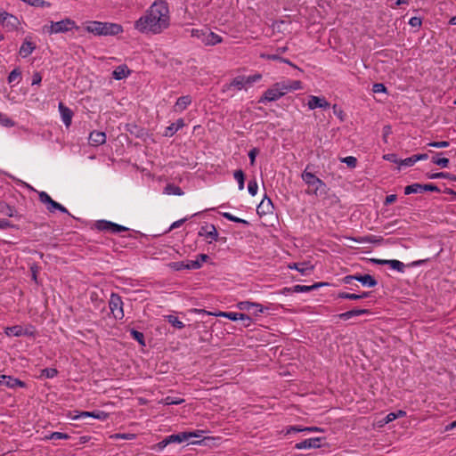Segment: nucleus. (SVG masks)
<instances>
[{
	"instance_id": "338daca9",
	"label": "nucleus",
	"mask_w": 456,
	"mask_h": 456,
	"mask_svg": "<svg viewBox=\"0 0 456 456\" xmlns=\"http://www.w3.org/2000/svg\"><path fill=\"white\" fill-rule=\"evenodd\" d=\"M67 416L73 420L82 419L81 411H69Z\"/></svg>"
},
{
	"instance_id": "7c9ffc66",
	"label": "nucleus",
	"mask_w": 456,
	"mask_h": 456,
	"mask_svg": "<svg viewBox=\"0 0 456 456\" xmlns=\"http://www.w3.org/2000/svg\"><path fill=\"white\" fill-rule=\"evenodd\" d=\"M0 213L12 217L16 216V209L14 207H12L6 203H1L0 204Z\"/></svg>"
},
{
	"instance_id": "052dcab7",
	"label": "nucleus",
	"mask_w": 456,
	"mask_h": 456,
	"mask_svg": "<svg viewBox=\"0 0 456 456\" xmlns=\"http://www.w3.org/2000/svg\"><path fill=\"white\" fill-rule=\"evenodd\" d=\"M114 438L116 439H125V440H132L135 437V436L134 434H115L113 436Z\"/></svg>"
},
{
	"instance_id": "a19ab883",
	"label": "nucleus",
	"mask_w": 456,
	"mask_h": 456,
	"mask_svg": "<svg viewBox=\"0 0 456 456\" xmlns=\"http://www.w3.org/2000/svg\"><path fill=\"white\" fill-rule=\"evenodd\" d=\"M167 322L172 324L174 327L181 330L184 327V324L183 322H181L176 316L175 315H168Z\"/></svg>"
},
{
	"instance_id": "f257e3e1",
	"label": "nucleus",
	"mask_w": 456,
	"mask_h": 456,
	"mask_svg": "<svg viewBox=\"0 0 456 456\" xmlns=\"http://www.w3.org/2000/svg\"><path fill=\"white\" fill-rule=\"evenodd\" d=\"M170 25L169 4L166 0H155L134 21V28L143 35H159Z\"/></svg>"
},
{
	"instance_id": "aec40b11",
	"label": "nucleus",
	"mask_w": 456,
	"mask_h": 456,
	"mask_svg": "<svg viewBox=\"0 0 456 456\" xmlns=\"http://www.w3.org/2000/svg\"><path fill=\"white\" fill-rule=\"evenodd\" d=\"M4 333L8 337H21L31 334V332H29L28 330H24L20 325H14L12 327L5 328Z\"/></svg>"
},
{
	"instance_id": "39448f33",
	"label": "nucleus",
	"mask_w": 456,
	"mask_h": 456,
	"mask_svg": "<svg viewBox=\"0 0 456 456\" xmlns=\"http://www.w3.org/2000/svg\"><path fill=\"white\" fill-rule=\"evenodd\" d=\"M124 304L121 297L117 293H111L109 300V307L116 320H122L124 314Z\"/></svg>"
},
{
	"instance_id": "6ab92c4d",
	"label": "nucleus",
	"mask_w": 456,
	"mask_h": 456,
	"mask_svg": "<svg viewBox=\"0 0 456 456\" xmlns=\"http://www.w3.org/2000/svg\"><path fill=\"white\" fill-rule=\"evenodd\" d=\"M185 126V123L183 118H178L175 122L170 124L166 127L163 135L166 137L173 136L178 130L183 128Z\"/></svg>"
},
{
	"instance_id": "2f4dec72",
	"label": "nucleus",
	"mask_w": 456,
	"mask_h": 456,
	"mask_svg": "<svg viewBox=\"0 0 456 456\" xmlns=\"http://www.w3.org/2000/svg\"><path fill=\"white\" fill-rule=\"evenodd\" d=\"M423 192L422 184L419 183H413L411 185H408L404 188V194L410 195L412 193H421Z\"/></svg>"
},
{
	"instance_id": "a18cd8bd",
	"label": "nucleus",
	"mask_w": 456,
	"mask_h": 456,
	"mask_svg": "<svg viewBox=\"0 0 456 456\" xmlns=\"http://www.w3.org/2000/svg\"><path fill=\"white\" fill-rule=\"evenodd\" d=\"M432 162L441 167H447L449 165V159L433 157Z\"/></svg>"
},
{
	"instance_id": "3c124183",
	"label": "nucleus",
	"mask_w": 456,
	"mask_h": 456,
	"mask_svg": "<svg viewBox=\"0 0 456 456\" xmlns=\"http://www.w3.org/2000/svg\"><path fill=\"white\" fill-rule=\"evenodd\" d=\"M185 267L186 269H200L201 267V263L199 259L189 260L186 262Z\"/></svg>"
},
{
	"instance_id": "b1692460",
	"label": "nucleus",
	"mask_w": 456,
	"mask_h": 456,
	"mask_svg": "<svg viewBox=\"0 0 456 456\" xmlns=\"http://www.w3.org/2000/svg\"><path fill=\"white\" fill-rule=\"evenodd\" d=\"M273 209V205L272 203V200L267 197H265L260 202V204L257 206V213L259 215H266L268 213H272Z\"/></svg>"
},
{
	"instance_id": "1a4fd4ad",
	"label": "nucleus",
	"mask_w": 456,
	"mask_h": 456,
	"mask_svg": "<svg viewBox=\"0 0 456 456\" xmlns=\"http://www.w3.org/2000/svg\"><path fill=\"white\" fill-rule=\"evenodd\" d=\"M96 227L101 231H108L112 233H119L121 232H126L128 230V228L123 225L105 220L98 221L96 224Z\"/></svg>"
},
{
	"instance_id": "49530a36",
	"label": "nucleus",
	"mask_w": 456,
	"mask_h": 456,
	"mask_svg": "<svg viewBox=\"0 0 456 456\" xmlns=\"http://www.w3.org/2000/svg\"><path fill=\"white\" fill-rule=\"evenodd\" d=\"M341 162L346 164L351 168H354L357 164V159L355 157L347 156V157L342 158Z\"/></svg>"
},
{
	"instance_id": "bf43d9fd",
	"label": "nucleus",
	"mask_w": 456,
	"mask_h": 456,
	"mask_svg": "<svg viewBox=\"0 0 456 456\" xmlns=\"http://www.w3.org/2000/svg\"><path fill=\"white\" fill-rule=\"evenodd\" d=\"M383 159L385 160H387V161H390V162H393V163H395V164H398V165L400 163V159H398L396 155L393 154V153H389V154L384 155Z\"/></svg>"
},
{
	"instance_id": "20e7f679",
	"label": "nucleus",
	"mask_w": 456,
	"mask_h": 456,
	"mask_svg": "<svg viewBox=\"0 0 456 456\" xmlns=\"http://www.w3.org/2000/svg\"><path fill=\"white\" fill-rule=\"evenodd\" d=\"M285 94H287L286 87L284 84L281 81H280L273 84L270 88H268L261 96L258 102L260 103H265L267 102H275L281 99Z\"/></svg>"
},
{
	"instance_id": "f704fd0d",
	"label": "nucleus",
	"mask_w": 456,
	"mask_h": 456,
	"mask_svg": "<svg viewBox=\"0 0 456 456\" xmlns=\"http://www.w3.org/2000/svg\"><path fill=\"white\" fill-rule=\"evenodd\" d=\"M388 266L399 273H403L405 268V265L403 262L395 259L388 260Z\"/></svg>"
},
{
	"instance_id": "c9c22d12",
	"label": "nucleus",
	"mask_w": 456,
	"mask_h": 456,
	"mask_svg": "<svg viewBox=\"0 0 456 456\" xmlns=\"http://www.w3.org/2000/svg\"><path fill=\"white\" fill-rule=\"evenodd\" d=\"M233 177L234 179L237 181L238 183V187H239V190L240 191H242L244 189V182H245V177H244V173L242 170L239 169V170H236L233 174Z\"/></svg>"
},
{
	"instance_id": "393cba45",
	"label": "nucleus",
	"mask_w": 456,
	"mask_h": 456,
	"mask_svg": "<svg viewBox=\"0 0 456 456\" xmlns=\"http://www.w3.org/2000/svg\"><path fill=\"white\" fill-rule=\"evenodd\" d=\"M102 21L90 20L85 23V29L94 36H102Z\"/></svg>"
},
{
	"instance_id": "ea45409f",
	"label": "nucleus",
	"mask_w": 456,
	"mask_h": 456,
	"mask_svg": "<svg viewBox=\"0 0 456 456\" xmlns=\"http://www.w3.org/2000/svg\"><path fill=\"white\" fill-rule=\"evenodd\" d=\"M165 192L167 194H174V195H179V196L183 194V191H182V189L180 187L175 186V185H171V184H168L166 186Z\"/></svg>"
},
{
	"instance_id": "864d4df0",
	"label": "nucleus",
	"mask_w": 456,
	"mask_h": 456,
	"mask_svg": "<svg viewBox=\"0 0 456 456\" xmlns=\"http://www.w3.org/2000/svg\"><path fill=\"white\" fill-rule=\"evenodd\" d=\"M450 145V142L447 141L441 142H431L428 143V146L435 147V148H446Z\"/></svg>"
},
{
	"instance_id": "8fccbe9b",
	"label": "nucleus",
	"mask_w": 456,
	"mask_h": 456,
	"mask_svg": "<svg viewBox=\"0 0 456 456\" xmlns=\"http://www.w3.org/2000/svg\"><path fill=\"white\" fill-rule=\"evenodd\" d=\"M257 189H258V185L255 180L248 182V191L252 196H255L257 193Z\"/></svg>"
},
{
	"instance_id": "680f3d73",
	"label": "nucleus",
	"mask_w": 456,
	"mask_h": 456,
	"mask_svg": "<svg viewBox=\"0 0 456 456\" xmlns=\"http://www.w3.org/2000/svg\"><path fill=\"white\" fill-rule=\"evenodd\" d=\"M292 432H304V428L300 426H289L286 428V435H289Z\"/></svg>"
},
{
	"instance_id": "69168bd1",
	"label": "nucleus",
	"mask_w": 456,
	"mask_h": 456,
	"mask_svg": "<svg viewBox=\"0 0 456 456\" xmlns=\"http://www.w3.org/2000/svg\"><path fill=\"white\" fill-rule=\"evenodd\" d=\"M41 81H42L41 74L39 72H34V74L32 76L31 85L32 86L40 85Z\"/></svg>"
},
{
	"instance_id": "37998d69",
	"label": "nucleus",
	"mask_w": 456,
	"mask_h": 456,
	"mask_svg": "<svg viewBox=\"0 0 456 456\" xmlns=\"http://www.w3.org/2000/svg\"><path fill=\"white\" fill-rule=\"evenodd\" d=\"M130 334H131V337L136 340L140 345L142 346H144L145 343H144V336L142 332L138 331V330H130Z\"/></svg>"
},
{
	"instance_id": "a211bd4d",
	"label": "nucleus",
	"mask_w": 456,
	"mask_h": 456,
	"mask_svg": "<svg viewBox=\"0 0 456 456\" xmlns=\"http://www.w3.org/2000/svg\"><path fill=\"white\" fill-rule=\"evenodd\" d=\"M200 236L209 238L212 240H216L218 238V232L214 224H208L202 226L199 232Z\"/></svg>"
},
{
	"instance_id": "58836bf2",
	"label": "nucleus",
	"mask_w": 456,
	"mask_h": 456,
	"mask_svg": "<svg viewBox=\"0 0 456 456\" xmlns=\"http://www.w3.org/2000/svg\"><path fill=\"white\" fill-rule=\"evenodd\" d=\"M0 125L4 127H12L15 126V122L12 120L7 115L0 112Z\"/></svg>"
},
{
	"instance_id": "cd10ccee",
	"label": "nucleus",
	"mask_w": 456,
	"mask_h": 456,
	"mask_svg": "<svg viewBox=\"0 0 456 456\" xmlns=\"http://www.w3.org/2000/svg\"><path fill=\"white\" fill-rule=\"evenodd\" d=\"M281 82L284 84L286 87L287 94L292 91L302 89V83L299 80L286 79L282 80Z\"/></svg>"
},
{
	"instance_id": "603ef678",
	"label": "nucleus",
	"mask_w": 456,
	"mask_h": 456,
	"mask_svg": "<svg viewBox=\"0 0 456 456\" xmlns=\"http://www.w3.org/2000/svg\"><path fill=\"white\" fill-rule=\"evenodd\" d=\"M416 163L414 156L410 158H406L404 159H400L399 166L400 167H411Z\"/></svg>"
},
{
	"instance_id": "f03ea898",
	"label": "nucleus",
	"mask_w": 456,
	"mask_h": 456,
	"mask_svg": "<svg viewBox=\"0 0 456 456\" xmlns=\"http://www.w3.org/2000/svg\"><path fill=\"white\" fill-rule=\"evenodd\" d=\"M262 79V75L260 73H256L250 76H237L235 77L230 83L223 86L222 91L224 93L229 92L231 90L240 91V90H248L255 83L259 82Z\"/></svg>"
},
{
	"instance_id": "72a5a7b5",
	"label": "nucleus",
	"mask_w": 456,
	"mask_h": 456,
	"mask_svg": "<svg viewBox=\"0 0 456 456\" xmlns=\"http://www.w3.org/2000/svg\"><path fill=\"white\" fill-rule=\"evenodd\" d=\"M319 284H314L312 286H306V285H295L292 287V290H294L295 293H304V292H309L316 288H318Z\"/></svg>"
},
{
	"instance_id": "5fc2aeb1",
	"label": "nucleus",
	"mask_w": 456,
	"mask_h": 456,
	"mask_svg": "<svg viewBox=\"0 0 456 456\" xmlns=\"http://www.w3.org/2000/svg\"><path fill=\"white\" fill-rule=\"evenodd\" d=\"M168 444H170V442L168 441V437L167 436L166 438H164L162 441H160L159 443H158L156 445H155V449L159 452H161L163 451Z\"/></svg>"
},
{
	"instance_id": "f8f14e48",
	"label": "nucleus",
	"mask_w": 456,
	"mask_h": 456,
	"mask_svg": "<svg viewBox=\"0 0 456 456\" xmlns=\"http://www.w3.org/2000/svg\"><path fill=\"white\" fill-rule=\"evenodd\" d=\"M20 24L19 19L9 12L5 14L2 22L3 27L9 32L18 30Z\"/></svg>"
},
{
	"instance_id": "09e8293b",
	"label": "nucleus",
	"mask_w": 456,
	"mask_h": 456,
	"mask_svg": "<svg viewBox=\"0 0 456 456\" xmlns=\"http://www.w3.org/2000/svg\"><path fill=\"white\" fill-rule=\"evenodd\" d=\"M206 31H207V29L192 28L191 30V36L192 37H196V38L200 39L201 42H203V37H205Z\"/></svg>"
},
{
	"instance_id": "5701e85b",
	"label": "nucleus",
	"mask_w": 456,
	"mask_h": 456,
	"mask_svg": "<svg viewBox=\"0 0 456 456\" xmlns=\"http://www.w3.org/2000/svg\"><path fill=\"white\" fill-rule=\"evenodd\" d=\"M35 49L36 45L28 38H25L20 48L19 53L22 58H27L33 53Z\"/></svg>"
},
{
	"instance_id": "9d476101",
	"label": "nucleus",
	"mask_w": 456,
	"mask_h": 456,
	"mask_svg": "<svg viewBox=\"0 0 456 456\" xmlns=\"http://www.w3.org/2000/svg\"><path fill=\"white\" fill-rule=\"evenodd\" d=\"M323 438L312 437L305 439L295 444V448L297 450H307V449H318L322 447V442Z\"/></svg>"
},
{
	"instance_id": "4d7b16f0",
	"label": "nucleus",
	"mask_w": 456,
	"mask_h": 456,
	"mask_svg": "<svg viewBox=\"0 0 456 456\" xmlns=\"http://www.w3.org/2000/svg\"><path fill=\"white\" fill-rule=\"evenodd\" d=\"M93 418L100 420H105L108 418V414L102 411H93Z\"/></svg>"
},
{
	"instance_id": "473e14b6",
	"label": "nucleus",
	"mask_w": 456,
	"mask_h": 456,
	"mask_svg": "<svg viewBox=\"0 0 456 456\" xmlns=\"http://www.w3.org/2000/svg\"><path fill=\"white\" fill-rule=\"evenodd\" d=\"M428 178L429 179L445 178V179H450L452 181L456 182V175H452L450 173H445V172L432 173V174L428 175Z\"/></svg>"
},
{
	"instance_id": "7ed1b4c3",
	"label": "nucleus",
	"mask_w": 456,
	"mask_h": 456,
	"mask_svg": "<svg viewBox=\"0 0 456 456\" xmlns=\"http://www.w3.org/2000/svg\"><path fill=\"white\" fill-rule=\"evenodd\" d=\"M72 28H77L76 22L69 18H65L60 21H50L49 24L44 25L42 27V33L51 36L53 34L66 33Z\"/></svg>"
},
{
	"instance_id": "e433bc0d",
	"label": "nucleus",
	"mask_w": 456,
	"mask_h": 456,
	"mask_svg": "<svg viewBox=\"0 0 456 456\" xmlns=\"http://www.w3.org/2000/svg\"><path fill=\"white\" fill-rule=\"evenodd\" d=\"M69 436L66 433H61V432H52L50 433L49 435L45 436L44 437V440H53V439H64V440H68L69 439Z\"/></svg>"
},
{
	"instance_id": "4468645a",
	"label": "nucleus",
	"mask_w": 456,
	"mask_h": 456,
	"mask_svg": "<svg viewBox=\"0 0 456 456\" xmlns=\"http://www.w3.org/2000/svg\"><path fill=\"white\" fill-rule=\"evenodd\" d=\"M215 315L219 317H224L231 321H247L248 323L251 322V318L248 315L237 312H219L217 314H215Z\"/></svg>"
},
{
	"instance_id": "0e129e2a",
	"label": "nucleus",
	"mask_w": 456,
	"mask_h": 456,
	"mask_svg": "<svg viewBox=\"0 0 456 456\" xmlns=\"http://www.w3.org/2000/svg\"><path fill=\"white\" fill-rule=\"evenodd\" d=\"M185 265H186V263H184V262H174V263L170 264V266L174 270H176V271L186 269Z\"/></svg>"
},
{
	"instance_id": "2eb2a0df",
	"label": "nucleus",
	"mask_w": 456,
	"mask_h": 456,
	"mask_svg": "<svg viewBox=\"0 0 456 456\" xmlns=\"http://www.w3.org/2000/svg\"><path fill=\"white\" fill-rule=\"evenodd\" d=\"M192 102V99L190 95H183L179 97L175 105L173 106V111L181 113L185 110Z\"/></svg>"
},
{
	"instance_id": "0eeeda50",
	"label": "nucleus",
	"mask_w": 456,
	"mask_h": 456,
	"mask_svg": "<svg viewBox=\"0 0 456 456\" xmlns=\"http://www.w3.org/2000/svg\"><path fill=\"white\" fill-rule=\"evenodd\" d=\"M39 200L45 205L46 209L49 212H54L56 210H59L65 214H69L68 209L62 206L61 204L54 201L50 195L45 191H40L38 193Z\"/></svg>"
},
{
	"instance_id": "e2e57ef3",
	"label": "nucleus",
	"mask_w": 456,
	"mask_h": 456,
	"mask_svg": "<svg viewBox=\"0 0 456 456\" xmlns=\"http://www.w3.org/2000/svg\"><path fill=\"white\" fill-rule=\"evenodd\" d=\"M252 305H253V303H252V302L243 301V302H240V303L238 304V307H239L240 310H248V311H250V310H251V307H252Z\"/></svg>"
},
{
	"instance_id": "c85d7f7f",
	"label": "nucleus",
	"mask_w": 456,
	"mask_h": 456,
	"mask_svg": "<svg viewBox=\"0 0 456 456\" xmlns=\"http://www.w3.org/2000/svg\"><path fill=\"white\" fill-rule=\"evenodd\" d=\"M289 269H295L303 274H306L313 270V266L306 263H294L289 265Z\"/></svg>"
},
{
	"instance_id": "ddd939ff",
	"label": "nucleus",
	"mask_w": 456,
	"mask_h": 456,
	"mask_svg": "<svg viewBox=\"0 0 456 456\" xmlns=\"http://www.w3.org/2000/svg\"><path fill=\"white\" fill-rule=\"evenodd\" d=\"M307 106L310 110H314L317 108L328 109L330 107V103L323 97L310 95L308 97Z\"/></svg>"
},
{
	"instance_id": "4c0bfd02",
	"label": "nucleus",
	"mask_w": 456,
	"mask_h": 456,
	"mask_svg": "<svg viewBox=\"0 0 456 456\" xmlns=\"http://www.w3.org/2000/svg\"><path fill=\"white\" fill-rule=\"evenodd\" d=\"M26 4L40 8H49L51 6V3L45 0H27Z\"/></svg>"
},
{
	"instance_id": "6e6552de",
	"label": "nucleus",
	"mask_w": 456,
	"mask_h": 456,
	"mask_svg": "<svg viewBox=\"0 0 456 456\" xmlns=\"http://www.w3.org/2000/svg\"><path fill=\"white\" fill-rule=\"evenodd\" d=\"M202 433L203 431L201 430H196L192 432H182L178 434L170 435L167 437L170 444H181L183 442L189 441L191 438L193 437L200 438L202 436Z\"/></svg>"
},
{
	"instance_id": "c756f323",
	"label": "nucleus",
	"mask_w": 456,
	"mask_h": 456,
	"mask_svg": "<svg viewBox=\"0 0 456 456\" xmlns=\"http://www.w3.org/2000/svg\"><path fill=\"white\" fill-rule=\"evenodd\" d=\"M369 294H370L369 292H362V294L340 292L338 294V297L343 298V299H349V300H358V299L368 297Z\"/></svg>"
},
{
	"instance_id": "c03bdc74",
	"label": "nucleus",
	"mask_w": 456,
	"mask_h": 456,
	"mask_svg": "<svg viewBox=\"0 0 456 456\" xmlns=\"http://www.w3.org/2000/svg\"><path fill=\"white\" fill-rule=\"evenodd\" d=\"M223 216L224 218H226L227 220L234 222V223L244 224H248L246 220L237 217L229 212L223 213Z\"/></svg>"
},
{
	"instance_id": "423d86ee",
	"label": "nucleus",
	"mask_w": 456,
	"mask_h": 456,
	"mask_svg": "<svg viewBox=\"0 0 456 456\" xmlns=\"http://www.w3.org/2000/svg\"><path fill=\"white\" fill-rule=\"evenodd\" d=\"M301 177L308 186L313 187L315 195H317L319 191H324L326 188L324 182L314 174L308 172L307 169L302 173Z\"/></svg>"
},
{
	"instance_id": "412c9836",
	"label": "nucleus",
	"mask_w": 456,
	"mask_h": 456,
	"mask_svg": "<svg viewBox=\"0 0 456 456\" xmlns=\"http://www.w3.org/2000/svg\"><path fill=\"white\" fill-rule=\"evenodd\" d=\"M89 143L93 146H99L106 142V134L101 131H93L89 134Z\"/></svg>"
},
{
	"instance_id": "a878e982",
	"label": "nucleus",
	"mask_w": 456,
	"mask_h": 456,
	"mask_svg": "<svg viewBox=\"0 0 456 456\" xmlns=\"http://www.w3.org/2000/svg\"><path fill=\"white\" fill-rule=\"evenodd\" d=\"M354 280L358 281L359 282H361L362 284V286L367 287V288H373L377 285V281L370 274H364V275L356 274V276L354 277Z\"/></svg>"
},
{
	"instance_id": "774afa93",
	"label": "nucleus",
	"mask_w": 456,
	"mask_h": 456,
	"mask_svg": "<svg viewBox=\"0 0 456 456\" xmlns=\"http://www.w3.org/2000/svg\"><path fill=\"white\" fill-rule=\"evenodd\" d=\"M423 191H440L438 187L435 184L428 183V184H422Z\"/></svg>"
},
{
	"instance_id": "dca6fc26",
	"label": "nucleus",
	"mask_w": 456,
	"mask_h": 456,
	"mask_svg": "<svg viewBox=\"0 0 456 456\" xmlns=\"http://www.w3.org/2000/svg\"><path fill=\"white\" fill-rule=\"evenodd\" d=\"M0 385L7 387L14 388L16 387H24L25 383L18 379L7 375L0 376Z\"/></svg>"
},
{
	"instance_id": "bb28decb",
	"label": "nucleus",
	"mask_w": 456,
	"mask_h": 456,
	"mask_svg": "<svg viewBox=\"0 0 456 456\" xmlns=\"http://www.w3.org/2000/svg\"><path fill=\"white\" fill-rule=\"evenodd\" d=\"M129 74H130V70L125 65H120V66L117 67L112 73L113 77L117 80L126 78L128 77Z\"/></svg>"
},
{
	"instance_id": "6e6d98bb",
	"label": "nucleus",
	"mask_w": 456,
	"mask_h": 456,
	"mask_svg": "<svg viewBox=\"0 0 456 456\" xmlns=\"http://www.w3.org/2000/svg\"><path fill=\"white\" fill-rule=\"evenodd\" d=\"M372 91L375 94L385 93L387 91V88L383 84L376 83L372 86Z\"/></svg>"
},
{
	"instance_id": "4be33fe9",
	"label": "nucleus",
	"mask_w": 456,
	"mask_h": 456,
	"mask_svg": "<svg viewBox=\"0 0 456 456\" xmlns=\"http://www.w3.org/2000/svg\"><path fill=\"white\" fill-rule=\"evenodd\" d=\"M222 41L223 38L221 36L207 29L202 43L205 45H216L221 43Z\"/></svg>"
},
{
	"instance_id": "79ce46f5",
	"label": "nucleus",
	"mask_w": 456,
	"mask_h": 456,
	"mask_svg": "<svg viewBox=\"0 0 456 456\" xmlns=\"http://www.w3.org/2000/svg\"><path fill=\"white\" fill-rule=\"evenodd\" d=\"M58 374V370L54 368H46L42 370L41 376L46 379H53L56 377Z\"/></svg>"
},
{
	"instance_id": "de8ad7c7",
	"label": "nucleus",
	"mask_w": 456,
	"mask_h": 456,
	"mask_svg": "<svg viewBox=\"0 0 456 456\" xmlns=\"http://www.w3.org/2000/svg\"><path fill=\"white\" fill-rule=\"evenodd\" d=\"M21 76L20 71L18 69L12 70L8 76V82L10 84L16 82Z\"/></svg>"
},
{
	"instance_id": "f3484780",
	"label": "nucleus",
	"mask_w": 456,
	"mask_h": 456,
	"mask_svg": "<svg viewBox=\"0 0 456 456\" xmlns=\"http://www.w3.org/2000/svg\"><path fill=\"white\" fill-rule=\"evenodd\" d=\"M58 109L61 117V120L64 125L69 127L72 121L73 112L69 108L65 106L62 102H60L58 105Z\"/></svg>"
},
{
	"instance_id": "13d9d810",
	"label": "nucleus",
	"mask_w": 456,
	"mask_h": 456,
	"mask_svg": "<svg viewBox=\"0 0 456 456\" xmlns=\"http://www.w3.org/2000/svg\"><path fill=\"white\" fill-rule=\"evenodd\" d=\"M257 154H258V150L256 148H253L249 151L248 158H249L251 166L255 165V161H256V158Z\"/></svg>"
},
{
	"instance_id": "9b49d317",
	"label": "nucleus",
	"mask_w": 456,
	"mask_h": 456,
	"mask_svg": "<svg viewBox=\"0 0 456 456\" xmlns=\"http://www.w3.org/2000/svg\"><path fill=\"white\" fill-rule=\"evenodd\" d=\"M102 25V36H116L121 34L123 27L118 23L112 22H101Z\"/></svg>"
}]
</instances>
